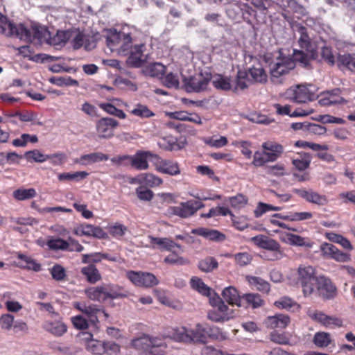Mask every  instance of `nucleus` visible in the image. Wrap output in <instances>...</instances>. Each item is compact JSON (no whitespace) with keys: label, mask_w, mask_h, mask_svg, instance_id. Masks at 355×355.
<instances>
[{"label":"nucleus","mask_w":355,"mask_h":355,"mask_svg":"<svg viewBox=\"0 0 355 355\" xmlns=\"http://www.w3.org/2000/svg\"><path fill=\"white\" fill-rule=\"evenodd\" d=\"M133 32L128 27H124L119 32H113L107 37V44L111 51L125 55L132 48L135 42Z\"/></svg>","instance_id":"nucleus-1"},{"label":"nucleus","mask_w":355,"mask_h":355,"mask_svg":"<svg viewBox=\"0 0 355 355\" xmlns=\"http://www.w3.org/2000/svg\"><path fill=\"white\" fill-rule=\"evenodd\" d=\"M132 344L141 355H164L167 347L164 337L148 335L133 340Z\"/></svg>","instance_id":"nucleus-2"},{"label":"nucleus","mask_w":355,"mask_h":355,"mask_svg":"<svg viewBox=\"0 0 355 355\" xmlns=\"http://www.w3.org/2000/svg\"><path fill=\"white\" fill-rule=\"evenodd\" d=\"M296 281L294 284L302 288L305 297H309L315 292V284L318 277L316 276L315 270L311 266L301 265L297 268Z\"/></svg>","instance_id":"nucleus-3"},{"label":"nucleus","mask_w":355,"mask_h":355,"mask_svg":"<svg viewBox=\"0 0 355 355\" xmlns=\"http://www.w3.org/2000/svg\"><path fill=\"white\" fill-rule=\"evenodd\" d=\"M204 205L200 201L190 200L182 202L177 206H171L166 210L168 216H176L181 218H187L193 216Z\"/></svg>","instance_id":"nucleus-4"},{"label":"nucleus","mask_w":355,"mask_h":355,"mask_svg":"<svg viewBox=\"0 0 355 355\" xmlns=\"http://www.w3.org/2000/svg\"><path fill=\"white\" fill-rule=\"evenodd\" d=\"M0 33L6 36L16 37L24 41L31 39L30 32L22 24L15 25L8 21L7 18L0 13Z\"/></svg>","instance_id":"nucleus-5"},{"label":"nucleus","mask_w":355,"mask_h":355,"mask_svg":"<svg viewBox=\"0 0 355 355\" xmlns=\"http://www.w3.org/2000/svg\"><path fill=\"white\" fill-rule=\"evenodd\" d=\"M125 275L136 286L150 288L159 284L157 278L150 272L128 270Z\"/></svg>","instance_id":"nucleus-6"},{"label":"nucleus","mask_w":355,"mask_h":355,"mask_svg":"<svg viewBox=\"0 0 355 355\" xmlns=\"http://www.w3.org/2000/svg\"><path fill=\"white\" fill-rule=\"evenodd\" d=\"M210 80L209 74L204 75L200 73L189 78H184L183 86L187 92H200L207 88Z\"/></svg>","instance_id":"nucleus-7"},{"label":"nucleus","mask_w":355,"mask_h":355,"mask_svg":"<svg viewBox=\"0 0 355 355\" xmlns=\"http://www.w3.org/2000/svg\"><path fill=\"white\" fill-rule=\"evenodd\" d=\"M311 87L312 85L307 87L305 85H299L288 89L286 94L287 97L294 102L306 103L314 98V93Z\"/></svg>","instance_id":"nucleus-8"},{"label":"nucleus","mask_w":355,"mask_h":355,"mask_svg":"<svg viewBox=\"0 0 355 355\" xmlns=\"http://www.w3.org/2000/svg\"><path fill=\"white\" fill-rule=\"evenodd\" d=\"M324 299H332L337 295V289L336 286L328 277L324 276H319L318 279L315 284V292Z\"/></svg>","instance_id":"nucleus-9"},{"label":"nucleus","mask_w":355,"mask_h":355,"mask_svg":"<svg viewBox=\"0 0 355 355\" xmlns=\"http://www.w3.org/2000/svg\"><path fill=\"white\" fill-rule=\"evenodd\" d=\"M73 306L75 309L85 314L87 317L89 322L92 324H96L98 322V316L99 314L103 313L105 317H107V314L96 304L85 302H74Z\"/></svg>","instance_id":"nucleus-10"},{"label":"nucleus","mask_w":355,"mask_h":355,"mask_svg":"<svg viewBox=\"0 0 355 355\" xmlns=\"http://www.w3.org/2000/svg\"><path fill=\"white\" fill-rule=\"evenodd\" d=\"M308 315L311 320L327 328L333 329L343 325V321L340 318L334 315H327L320 311L309 310Z\"/></svg>","instance_id":"nucleus-11"},{"label":"nucleus","mask_w":355,"mask_h":355,"mask_svg":"<svg viewBox=\"0 0 355 355\" xmlns=\"http://www.w3.org/2000/svg\"><path fill=\"white\" fill-rule=\"evenodd\" d=\"M119 125V122L114 119L104 117L96 123V135L99 139H110L114 136V132Z\"/></svg>","instance_id":"nucleus-12"},{"label":"nucleus","mask_w":355,"mask_h":355,"mask_svg":"<svg viewBox=\"0 0 355 355\" xmlns=\"http://www.w3.org/2000/svg\"><path fill=\"white\" fill-rule=\"evenodd\" d=\"M295 64L288 56H279L270 64V73L272 77L278 78L293 69Z\"/></svg>","instance_id":"nucleus-13"},{"label":"nucleus","mask_w":355,"mask_h":355,"mask_svg":"<svg viewBox=\"0 0 355 355\" xmlns=\"http://www.w3.org/2000/svg\"><path fill=\"white\" fill-rule=\"evenodd\" d=\"M155 170L161 173L171 176L180 174L181 171L178 162L172 159H164L156 155L154 163Z\"/></svg>","instance_id":"nucleus-14"},{"label":"nucleus","mask_w":355,"mask_h":355,"mask_svg":"<svg viewBox=\"0 0 355 355\" xmlns=\"http://www.w3.org/2000/svg\"><path fill=\"white\" fill-rule=\"evenodd\" d=\"M73 233L78 236H87L98 239L107 238V233L101 227L87 223H82L76 227Z\"/></svg>","instance_id":"nucleus-15"},{"label":"nucleus","mask_w":355,"mask_h":355,"mask_svg":"<svg viewBox=\"0 0 355 355\" xmlns=\"http://www.w3.org/2000/svg\"><path fill=\"white\" fill-rule=\"evenodd\" d=\"M188 344H205L209 336L207 328L201 323H197L193 328H188Z\"/></svg>","instance_id":"nucleus-16"},{"label":"nucleus","mask_w":355,"mask_h":355,"mask_svg":"<svg viewBox=\"0 0 355 355\" xmlns=\"http://www.w3.org/2000/svg\"><path fill=\"white\" fill-rule=\"evenodd\" d=\"M156 157V155L150 151L138 150L134 155H130V166L139 171L149 168L148 160Z\"/></svg>","instance_id":"nucleus-17"},{"label":"nucleus","mask_w":355,"mask_h":355,"mask_svg":"<svg viewBox=\"0 0 355 355\" xmlns=\"http://www.w3.org/2000/svg\"><path fill=\"white\" fill-rule=\"evenodd\" d=\"M293 192L310 203L319 206H324L328 203L327 198L324 195H321L312 189H294Z\"/></svg>","instance_id":"nucleus-18"},{"label":"nucleus","mask_w":355,"mask_h":355,"mask_svg":"<svg viewBox=\"0 0 355 355\" xmlns=\"http://www.w3.org/2000/svg\"><path fill=\"white\" fill-rule=\"evenodd\" d=\"M145 45L144 44H135L130 50V55L126 62L132 67H139L146 61V57L144 54Z\"/></svg>","instance_id":"nucleus-19"},{"label":"nucleus","mask_w":355,"mask_h":355,"mask_svg":"<svg viewBox=\"0 0 355 355\" xmlns=\"http://www.w3.org/2000/svg\"><path fill=\"white\" fill-rule=\"evenodd\" d=\"M251 241L256 245L260 248L275 251L277 253V259H279L282 257V253L280 251V245L275 240L264 235H258L251 238Z\"/></svg>","instance_id":"nucleus-20"},{"label":"nucleus","mask_w":355,"mask_h":355,"mask_svg":"<svg viewBox=\"0 0 355 355\" xmlns=\"http://www.w3.org/2000/svg\"><path fill=\"white\" fill-rule=\"evenodd\" d=\"M188 327L178 326L166 329L164 337L180 343L188 344Z\"/></svg>","instance_id":"nucleus-21"},{"label":"nucleus","mask_w":355,"mask_h":355,"mask_svg":"<svg viewBox=\"0 0 355 355\" xmlns=\"http://www.w3.org/2000/svg\"><path fill=\"white\" fill-rule=\"evenodd\" d=\"M221 295L226 302L230 305H235L238 307L245 306L242 302V296L240 295L238 290L232 286L225 287Z\"/></svg>","instance_id":"nucleus-22"},{"label":"nucleus","mask_w":355,"mask_h":355,"mask_svg":"<svg viewBox=\"0 0 355 355\" xmlns=\"http://www.w3.org/2000/svg\"><path fill=\"white\" fill-rule=\"evenodd\" d=\"M293 28L296 35H298V43L301 48L313 55V49L311 44V39L308 34L307 29L299 24L294 25Z\"/></svg>","instance_id":"nucleus-23"},{"label":"nucleus","mask_w":355,"mask_h":355,"mask_svg":"<svg viewBox=\"0 0 355 355\" xmlns=\"http://www.w3.org/2000/svg\"><path fill=\"white\" fill-rule=\"evenodd\" d=\"M322 255L327 258H331L338 261H346L349 257L340 251L335 245L330 243H323L320 247Z\"/></svg>","instance_id":"nucleus-24"},{"label":"nucleus","mask_w":355,"mask_h":355,"mask_svg":"<svg viewBox=\"0 0 355 355\" xmlns=\"http://www.w3.org/2000/svg\"><path fill=\"white\" fill-rule=\"evenodd\" d=\"M345 103V99L340 96V90L339 89L326 92L319 101V103L324 106H331Z\"/></svg>","instance_id":"nucleus-25"},{"label":"nucleus","mask_w":355,"mask_h":355,"mask_svg":"<svg viewBox=\"0 0 355 355\" xmlns=\"http://www.w3.org/2000/svg\"><path fill=\"white\" fill-rule=\"evenodd\" d=\"M165 115L170 119L182 121H190L196 124H202V119L197 114L188 113L186 111L167 112Z\"/></svg>","instance_id":"nucleus-26"},{"label":"nucleus","mask_w":355,"mask_h":355,"mask_svg":"<svg viewBox=\"0 0 355 355\" xmlns=\"http://www.w3.org/2000/svg\"><path fill=\"white\" fill-rule=\"evenodd\" d=\"M43 329L55 336H62L67 331V325L60 320H46L43 323Z\"/></svg>","instance_id":"nucleus-27"},{"label":"nucleus","mask_w":355,"mask_h":355,"mask_svg":"<svg viewBox=\"0 0 355 355\" xmlns=\"http://www.w3.org/2000/svg\"><path fill=\"white\" fill-rule=\"evenodd\" d=\"M150 245L152 248H158L161 250L171 251L172 249L177 246L180 247L178 244L168 238H159L152 236H148Z\"/></svg>","instance_id":"nucleus-28"},{"label":"nucleus","mask_w":355,"mask_h":355,"mask_svg":"<svg viewBox=\"0 0 355 355\" xmlns=\"http://www.w3.org/2000/svg\"><path fill=\"white\" fill-rule=\"evenodd\" d=\"M282 241L296 246L311 248L312 243L307 238L302 237L301 236L293 234L291 233H286L281 236Z\"/></svg>","instance_id":"nucleus-29"},{"label":"nucleus","mask_w":355,"mask_h":355,"mask_svg":"<svg viewBox=\"0 0 355 355\" xmlns=\"http://www.w3.org/2000/svg\"><path fill=\"white\" fill-rule=\"evenodd\" d=\"M290 323V318L283 314H277L266 318V324L271 329H284Z\"/></svg>","instance_id":"nucleus-30"},{"label":"nucleus","mask_w":355,"mask_h":355,"mask_svg":"<svg viewBox=\"0 0 355 355\" xmlns=\"http://www.w3.org/2000/svg\"><path fill=\"white\" fill-rule=\"evenodd\" d=\"M108 156L100 152L89 153L82 155L80 158L76 159L74 162L82 165H87L93 163L102 162L108 159Z\"/></svg>","instance_id":"nucleus-31"},{"label":"nucleus","mask_w":355,"mask_h":355,"mask_svg":"<svg viewBox=\"0 0 355 355\" xmlns=\"http://www.w3.org/2000/svg\"><path fill=\"white\" fill-rule=\"evenodd\" d=\"M106 300L127 297L128 292L122 287L115 284H104Z\"/></svg>","instance_id":"nucleus-32"},{"label":"nucleus","mask_w":355,"mask_h":355,"mask_svg":"<svg viewBox=\"0 0 355 355\" xmlns=\"http://www.w3.org/2000/svg\"><path fill=\"white\" fill-rule=\"evenodd\" d=\"M143 73L150 77H161L165 71V66L159 62L150 63L143 68Z\"/></svg>","instance_id":"nucleus-33"},{"label":"nucleus","mask_w":355,"mask_h":355,"mask_svg":"<svg viewBox=\"0 0 355 355\" xmlns=\"http://www.w3.org/2000/svg\"><path fill=\"white\" fill-rule=\"evenodd\" d=\"M105 285L92 287L85 290V293L89 299L97 302H104L106 300Z\"/></svg>","instance_id":"nucleus-34"},{"label":"nucleus","mask_w":355,"mask_h":355,"mask_svg":"<svg viewBox=\"0 0 355 355\" xmlns=\"http://www.w3.org/2000/svg\"><path fill=\"white\" fill-rule=\"evenodd\" d=\"M81 273L90 284H95L101 279V275L98 270L92 264L82 268Z\"/></svg>","instance_id":"nucleus-35"},{"label":"nucleus","mask_w":355,"mask_h":355,"mask_svg":"<svg viewBox=\"0 0 355 355\" xmlns=\"http://www.w3.org/2000/svg\"><path fill=\"white\" fill-rule=\"evenodd\" d=\"M17 258L20 260L18 264L21 268L33 270L34 271H40L41 270V265L36 262L32 257L18 253Z\"/></svg>","instance_id":"nucleus-36"},{"label":"nucleus","mask_w":355,"mask_h":355,"mask_svg":"<svg viewBox=\"0 0 355 355\" xmlns=\"http://www.w3.org/2000/svg\"><path fill=\"white\" fill-rule=\"evenodd\" d=\"M311 162V156L309 153H302L293 158L292 164L299 171H304L309 167Z\"/></svg>","instance_id":"nucleus-37"},{"label":"nucleus","mask_w":355,"mask_h":355,"mask_svg":"<svg viewBox=\"0 0 355 355\" xmlns=\"http://www.w3.org/2000/svg\"><path fill=\"white\" fill-rule=\"evenodd\" d=\"M28 31L30 32L31 38L37 39L40 42H48L50 33L44 26H35L33 27L32 32ZM31 40L32 39L28 42Z\"/></svg>","instance_id":"nucleus-38"},{"label":"nucleus","mask_w":355,"mask_h":355,"mask_svg":"<svg viewBox=\"0 0 355 355\" xmlns=\"http://www.w3.org/2000/svg\"><path fill=\"white\" fill-rule=\"evenodd\" d=\"M190 284L193 289L203 295L209 296L211 293V288L197 277H193L190 280Z\"/></svg>","instance_id":"nucleus-39"},{"label":"nucleus","mask_w":355,"mask_h":355,"mask_svg":"<svg viewBox=\"0 0 355 355\" xmlns=\"http://www.w3.org/2000/svg\"><path fill=\"white\" fill-rule=\"evenodd\" d=\"M163 183V180L151 173H142V185L146 187H156Z\"/></svg>","instance_id":"nucleus-40"},{"label":"nucleus","mask_w":355,"mask_h":355,"mask_svg":"<svg viewBox=\"0 0 355 355\" xmlns=\"http://www.w3.org/2000/svg\"><path fill=\"white\" fill-rule=\"evenodd\" d=\"M37 192L35 189L20 188L13 191L12 196L17 200H27L35 198Z\"/></svg>","instance_id":"nucleus-41"},{"label":"nucleus","mask_w":355,"mask_h":355,"mask_svg":"<svg viewBox=\"0 0 355 355\" xmlns=\"http://www.w3.org/2000/svg\"><path fill=\"white\" fill-rule=\"evenodd\" d=\"M275 305L279 309H285L292 311L300 309V305L288 297H282L275 302Z\"/></svg>","instance_id":"nucleus-42"},{"label":"nucleus","mask_w":355,"mask_h":355,"mask_svg":"<svg viewBox=\"0 0 355 355\" xmlns=\"http://www.w3.org/2000/svg\"><path fill=\"white\" fill-rule=\"evenodd\" d=\"M261 148L263 150L268 151L271 155L274 154V157H275L276 160L283 153L282 146L271 141L263 142L261 145Z\"/></svg>","instance_id":"nucleus-43"},{"label":"nucleus","mask_w":355,"mask_h":355,"mask_svg":"<svg viewBox=\"0 0 355 355\" xmlns=\"http://www.w3.org/2000/svg\"><path fill=\"white\" fill-rule=\"evenodd\" d=\"M218 263L216 259L212 257H207L198 263V268L200 270L209 272L218 268Z\"/></svg>","instance_id":"nucleus-44"},{"label":"nucleus","mask_w":355,"mask_h":355,"mask_svg":"<svg viewBox=\"0 0 355 355\" xmlns=\"http://www.w3.org/2000/svg\"><path fill=\"white\" fill-rule=\"evenodd\" d=\"M89 173L85 171H77L74 173H63L58 175L60 181H79L86 178Z\"/></svg>","instance_id":"nucleus-45"},{"label":"nucleus","mask_w":355,"mask_h":355,"mask_svg":"<svg viewBox=\"0 0 355 355\" xmlns=\"http://www.w3.org/2000/svg\"><path fill=\"white\" fill-rule=\"evenodd\" d=\"M248 71L254 81L258 83L266 82L267 74L260 64H258L257 67L253 66L249 69Z\"/></svg>","instance_id":"nucleus-46"},{"label":"nucleus","mask_w":355,"mask_h":355,"mask_svg":"<svg viewBox=\"0 0 355 355\" xmlns=\"http://www.w3.org/2000/svg\"><path fill=\"white\" fill-rule=\"evenodd\" d=\"M70 39V31H59L57 32L56 35H54L53 37H51V35L49 36V39L48 40V44L51 45H60L62 43L67 42Z\"/></svg>","instance_id":"nucleus-47"},{"label":"nucleus","mask_w":355,"mask_h":355,"mask_svg":"<svg viewBox=\"0 0 355 355\" xmlns=\"http://www.w3.org/2000/svg\"><path fill=\"white\" fill-rule=\"evenodd\" d=\"M313 341L318 347H326L331 342V335L324 331L318 332L315 334Z\"/></svg>","instance_id":"nucleus-48"},{"label":"nucleus","mask_w":355,"mask_h":355,"mask_svg":"<svg viewBox=\"0 0 355 355\" xmlns=\"http://www.w3.org/2000/svg\"><path fill=\"white\" fill-rule=\"evenodd\" d=\"M246 302V306H252V308H258L263 305V301L258 294L248 293L242 296V302Z\"/></svg>","instance_id":"nucleus-49"},{"label":"nucleus","mask_w":355,"mask_h":355,"mask_svg":"<svg viewBox=\"0 0 355 355\" xmlns=\"http://www.w3.org/2000/svg\"><path fill=\"white\" fill-rule=\"evenodd\" d=\"M248 282L250 285L254 286L256 289L263 293H268L270 291V285L268 282L264 279L257 277H248Z\"/></svg>","instance_id":"nucleus-50"},{"label":"nucleus","mask_w":355,"mask_h":355,"mask_svg":"<svg viewBox=\"0 0 355 355\" xmlns=\"http://www.w3.org/2000/svg\"><path fill=\"white\" fill-rule=\"evenodd\" d=\"M86 349L94 354H104L103 342L97 340L89 339L87 343Z\"/></svg>","instance_id":"nucleus-51"},{"label":"nucleus","mask_w":355,"mask_h":355,"mask_svg":"<svg viewBox=\"0 0 355 355\" xmlns=\"http://www.w3.org/2000/svg\"><path fill=\"white\" fill-rule=\"evenodd\" d=\"M313 216L311 212L302 211V212H290L284 218L289 221H302L311 219Z\"/></svg>","instance_id":"nucleus-52"},{"label":"nucleus","mask_w":355,"mask_h":355,"mask_svg":"<svg viewBox=\"0 0 355 355\" xmlns=\"http://www.w3.org/2000/svg\"><path fill=\"white\" fill-rule=\"evenodd\" d=\"M46 245L50 250H66L69 248V243L67 241H64L62 239H53L50 238L47 242Z\"/></svg>","instance_id":"nucleus-53"},{"label":"nucleus","mask_w":355,"mask_h":355,"mask_svg":"<svg viewBox=\"0 0 355 355\" xmlns=\"http://www.w3.org/2000/svg\"><path fill=\"white\" fill-rule=\"evenodd\" d=\"M70 31V39L73 44V46L74 49L80 48L85 41V35L83 33H81L78 30H72Z\"/></svg>","instance_id":"nucleus-54"},{"label":"nucleus","mask_w":355,"mask_h":355,"mask_svg":"<svg viewBox=\"0 0 355 355\" xmlns=\"http://www.w3.org/2000/svg\"><path fill=\"white\" fill-rule=\"evenodd\" d=\"M25 157L29 162H35L42 163L48 159V155L42 153L38 150L28 151L25 153Z\"/></svg>","instance_id":"nucleus-55"},{"label":"nucleus","mask_w":355,"mask_h":355,"mask_svg":"<svg viewBox=\"0 0 355 355\" xmlns=\"http://www.w3.org/2000/svg\"><path fill=\"white\" fill-rule=\"evenodd\" d=\"M130 112L133 115L141 118H148L155 115V114L150 111L147 106L141 104L137 105L136 107L130 111Z\"/></svg>","instance_id":"nucleus-56"},{"label":"nucleus","mask_w":355,"mask_h":355,"mask_svg":"<svg viewBox=\"0 0 355 355\" xmlns=\"http://www.w3.org/2000/svg\"><path fill=\"white\" fill-rule=\"evenodd\" d=\"M236 147L241 148V153L248 159H250L252 155V152L251 150L252 143L248 141H236L233 143Z\"/></svg>","instance_id":"nucleus-57"},{"label":"nucleus","mask_w":355,"mask_h":355,"mask_svg":"<svg viewBox=\"0 0 355 355\" xmlns=\"http://www.w3.org/2000/svg\"><path fill=\"white\" fill-rule=\"evenodd\" d=\"M206 144L211 147L219 148L227 145V139L224 136H220L219 138L211 137L204 139Z\"/></svg>","instance_id":"nucleus-58"},{"label":"nucleus","mask_w":355,"mask_h":355,"mask_svg":"<svg viewBox=\"0 0 355 355\" xmlns=\"http://www.w3.org/2000/svg\"><path fill=\"white\" fill-rule=\"evenodd\" d=\"M38 141L37 137L35 135H31L28 134H23L19 138L15 139L12 141V145L15 146H25L28 141L31 143H36Z\"/></svg>","instance_id":"nucleus-59"},{"label":"nucleus","mask_w":355,"mask_h":355,"mask_svg":"<svg viewBox=\"0 0 355 355\" xmlns=\"http://www.w3.org/2000/svg\"><path fill=\"white\" fill-rule=\"evenodd\" d=\"M266 170L267 174L277 177L284 176L287 174L285 166L282 164L268 166Z\"/></svg>","instance_id":"nucleus-60"},{"label":"nucleus","mask_w":355,"mask_h":355,"mask_svg":"<svg viewBox=\"0 0 355 355\" xmlns=\"http://www.w3.org/2000/svg\"><path fill=\"white\" fill-rule=\"evenodd\" d=\"M338 62L340 65L346 67L349 70L355 71V58L349 54L340 55Z\"/></svg>","instance_id":"nucleus-61"},{"label":"nucleus","mask_w":355,"mask_h":355,"mask_svg":"<svg viewBox=\"0 0 355 355\" xmlns=\"http://www.w3.org/2000/svg\"><path fill=\"white\" fill-rule=\"evenodd\" d=\"M212 83L216 88L223 90L230 89L231 87L230 80L221 76H215L212 80Z\"/></svg>","instance_id":"nucleus-62"},{"label":"nucleus","mask_w":355,"mask_h":355,"mask_svg":"<svg viewBox=\"0 0 355 355\" xmlns=\"http://www.w3.org/2000/svg\"><path fill=\"white\" fill-rule=\"evenodd\" d=\"M249 80L247 78V73L239 71L237 73L235 89H243L248 87Z\"/></svg>","instance_id":"nucleus-63"},{"label":"nucleus","mask_w":355,"mask_h":355,"mask_svg":"<svg viewBox=\"0 0 355 355\" xmlns=\"http://www.w3.org/2000/svg\"><path fill=\"white\" fill-rule=\"evenodd\" d=\"M136 194L140 200L150 201L153 199L154 193L153 192L143 187L140 186L136 189Z\"/></svg>","instance_id":"nucleus-64"}]
</instances>
